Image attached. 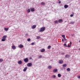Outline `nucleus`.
Here are the masks:
<instances>
[{
  "mask_svg": "<svg viewBox=\"0 0 80 80\" xmlns=\"http://www.w3.org/2000/svg\"><path fill=\"white\" fill-rule=\"evenodd\" d=\"M58 71V69H55L53 70V72L54 73H56V72H57Z\"/></svg>",
  "mask_w": 80,
  "mask_h": 80,
  "instance_id": "6",
  "label": "nucleus"
},
{
  "mask_svg": "<svg viewBox=\"0 0 80 80\" xmlns=\"http://www.w3.org/2000/svg\"><path fill=\"white\" fill-rule=\"evenodd\" d=\"M71 47V45H68V48H69V47Z\"/></svg>",
  "mask_w": 80,
  "mask_h": 80,
  "instance_id": "36",
  "label": "nucleus"
},
{
  "mask_svg": "<svg viewBox=\"0 0 80 80\" xmlns=\"http://www.w3.org/2000/svg\"><path fill=\"white\" fill-rule=\"evenodd\" d=\"M51 48V46H49L48 47V49H49V48Z\"/></svg>",
  "mask_w": 80,
  "mask_h": 80,
  "instance_id": "31",
  "label": "nucleus"
},
{
  "mask_svg": "<svg viewBox=\"0 0 80 80\" xmlns=\"http://www.w3.org/2000/svg\"><path fill=\"white\" fill-rule=\"evenodd\" d=\"M36 27H37V25H33V26H32V29H35V28H36Z\"/></svg>",
  "mask_w": 80,
  "mask_h": 80,
  "instance_id": "10",
  "label": "nucleus"
},
{
  "mask_svg": "<svg viewBox=\"0 0 80 80\" xmlns=\"http://www.w3.org/2000/svg\"><path fill=\"white\" fill-rule=\"evenodd\" d=\"M52 68V66H49L48 67V68L49 69H51V68Z\"/></svg>",
  "mask_w": 80,
  "mask_h": 80,
  "instance_id": "21",
  "label": "nucleus"
},
{
  "mask_svg": "<svg viewBox=\"0 0 80 80\" xmlns=\"http://www.w3.org/2000/svg\"><path fill=\"white\" fill-rule=\"evenodd\" d=\"M32 64L31 62L27 64L28 67H32Z\"/></svg>",
  "mask_w": 80,
  "mask_h": 80,
  "instance_id": "4",
  "label": "nucleus"
},
{
  "mask_svg": "<svg viewBox=\"0 0 80 80\" xmlns=\"http://www.w3.org/2000/svg\"><path fill=\"white\" fill-rule=\"evenodd\" d=\"M79 50H80V48L79 49Z\"/></svg>",
  "mask_w": 80,
  "mask_h": 80,
  "instance_id": "46",
  "label": "nucleus"
},
{
  "mask_svg": "<svg viewBox=\"0 0 80 80\" xmlns=\"http://www.w3.org/2000/svg\"><path fill=\"white\" fill-rule=\"evenodd\" d=\"M63 62V61L62 60H60L58 62L60 64H62V63Z\"/></svg>",
  "mask_w": 80,
  "mask_h": 80,
  "instance_id": "9",
  "label": "nucleus"
},
{
  "mask_svg": "<svg viewBox=\"0 0 80 80\" xmlns=\"http://www.w3.org/2000/svg\"><path fill=\"white\" fill-rule=\"evenodd\" d=\"M45 27H43L42 28H41L40 30L39 31V32H44V31H45Z\"/></svg>",
  "mask_w": 80,
  "mask_h": 80,
  "instance_id": "1",
  "label": "nucleus"
},
{
  "mask_svg": "<svg viewBox=\"0 0 80 80\" xmlns=\"http://www.w3.org/2000/svg\"><path fill=\"white\" fill-rule=\"evenodd\" d=\"M4 30L5 31H8V28H4Z\"/></svg>",
  "mask_w": 80,
  "mask_h": 80,
  "instance_id": "17",
  "label": "nucleus"
},
{
  "mask_svg": "<svg viewBox=\"0 0 80 80\" xmlns=\"http://www.w3.org/2000/svg\"><path fill=\"white\" fill-rule=\"evenodd\" d=\"M28 33L26 34V36H28Z\"/></svg>",
  "mask_w": 80,
  "mask_h": 80,
  "instance_id": "39",
  "label": "nucleus"
},
{
  "mask_svg": "<svg viewBox=\"0 0 80 80\" xmlns=\"http://www.w3.org/2000/svg\"><path fill=\"white\" fill-rule=\"evenodd\" d=\"M3 61V60L2 59H0V63H1V62H2Z\"/></svg>",
  "mask_w": 80,
  "mask_h": 80,
  "instance_id": "27",
  "label": "nucleus"
},
{
  "mask_svg": "<svg viewBox=\"0 0 80 80\" xmlns=\"http://www.w3.org/2000/svg\"><path fill=\"white\" fill-rule=\"evenodd\" d=\"M73 16V14H71L70 15V17H72Z\"/></svg>",
  "mask_w": 80,
  "mask_h": 80,
  "instance_id": "38",
  "label": "nucleus"
},
{
  "mask_svg": "<svg viewBox=\"0 0 80 80\" xmlns=\"http://www.w3.org/2000/svg\"><path fill=\"white\" fill-rule=\"evenodd\" d=\"M30 9H28L27 10V12L28 13H30Z\"/></svg>",
  "mask_w": 80,
  "mask_h": 80,
  "instance_id": "22",
  "label": "nucleus"
},
{
  "mask_svg": "<svg viewBox=\"0 0 80 80\" xmlns=\"http://www.w3.org/2000/svg\"><path fill=\"white\" fill-rule=\"evenodd\" d=\"M31 12H35V8H31Z\"/></svg>",
  "mask_w": 80,
  "mask_h": 80,
  "instance_id": "11",
  "label": "nucleus"
},
{
  "mask_svg": "<svg viewBox=\"0 0 80 80\" xmlns=\"http://www.w3.org/2000/svg\"><path fill=\"white\" fill-rule=\"evenodd\" d=\"M62 54L63 55H64V54H65V53L64 52H62Z\"/></svg>",
  "mask_w": 80,
  "mask_h": 80,
  "instance_id": "45",
  "label": "nucleus"
},
{
  "mask_svg": "<svg viewBox=\"0 0 80 80\" xmlns=\"http://www.w3.org/2000/svg\"><path fill=\"white\" fill-rule=\"evenodd\" d=\"M65 47H67V45L66 44H64L63 45Z\"/></svg>",
  "mask_w": 80,
  "mask_h": 80,
  "instance_id": "32",
  "label": "nucleus"
},
{
  "mask_svg": "<svg viewBox=\"0 0 80 80\" xmlns=\"http://www.w3.org/2000/svg\"><path fill=\"white\" fill-rule=\"evenodd\" d=\"M64 40H65V41H67V40L65 38H64Z\"/></svg>",
  "mask_w": 80,
  "mask_h": 80,
  "instance_id": "40",
  "label": "nucleus"
},
{
  "mask_svg": "<svg viewBox=\"0 0 80 80\" xmlns=\"http://www.w3.org/2000/svg\"><path fill=\"white\" fill-rule=\"evenodd\" d=\"M52 78H56V76L54 75L52 76Z\"/></svg>",
  "mask_w": 80,
  "mask_h": 80,
  "instance_id": "18",
  "label": "nucleus"
},
{
  "mask_svg": "<svg viewBox=\"0 0 80 80\" xmlns=\"http://www.w3.org/2000/svg\"><path fill=\"white\" fill-rule=\"evenodd\" d=\"M29 59H30V60H31V59H32V57H30L29 58Z\"/></svg>",
  "mask_w": 80,
  "mask_h": 80,
  "instance_id": "42",
  "label": "nucleus"
},
{
  "mask_svg": "<svg viewBox=\"0 0 80 80\" xmlns=\"http://www.w3.org/2000/svg\"><path fill=\"white\" fill-rule=\"evenodd\" d=\"M62 37H63V38H65V35H63L62 36Z\"/></svg>",
  "mask_w": 80,
  "mask_h": 80,
  "instance_id": "26",
  "label": "nucleus"
},
{
  "mask_svg": "<svg viewBox=\"0 0 80 80\" xmlns=\"http://www.w3.org/2000/svg\"><path fill=\"white\" fill-rule=\"evenodd\" d=\"M64 7L65 8H67L68 7V6L67 5H65L64 6Z\"/></svg>",
  "mask_w": 80,
  "mask_h": 80,
  "instance_id": "13",
  "label": "nucleus"
},
{
  "mask_svg": "<svg viewBox=\"0 0 80 80\" xmlns=\"http://www.w3.org/2000/svg\"><path fill=\"white\" fill-rule=\"evenodd\" d=\"M58 22L59 23H62V22H63V20L62 19H60L58 20Z\"/></svg>",
  "mask_w": 80,
  "mask_h": 80,
  "instance_id": "8",
  "label": "nucleus"
},
{
  "mask_svg": "<svg viewBox=\"0 0 80 80\" xmlns=\"http://www.w3.org/2000/svg\"><path fill=\"white\" fill-rule=\"evenodd\" d=\"M64 41V39H62V41L63 42Z\"/></svg>",
  "mask_w": 80,
  "mask_h": 80,
  "instance_id": "41",
  "label": "nucleus"
},
{
  "mask_svg": "<svg viewBox=\"0 0 80 80\" xmlns=\"http://www.w3.org/2000/svg\"><path fill=\"white\" fill-rule=\"evenodd\" d=\"M67 43V42H66V43Z\"/></svg>",
  "mask_w": 80,
  "mask_h": 80,
  "instance_id": "47",
  "label": "nucleus"
},
{
  "mask_svg": "<svg viewBox=\"0 0 80 80\" xmlns=\"http://www.w3.org/2000/svg\"><path fill=\"white\" fill-rule=\"evenodd\" d=\"M31 45H35V43L32 42V43H31Z\"/></svg>",
  "mask_w": 80,
  "mask_h": 80,
  "instance_id": "34",
  "label": "nucleus"
},
{
  "mask_svg": "<svg viewBox=\"0 0 80 80\" xmlns=\"http://www.w3.org/2000/svg\"><path fill=\"white\" fill-rule=\"evenodd\" d=\"M27 70V67L25 68L23 70V71L24 72H26V70Z\"/></svg>",
  "mask_w": 80,
  "mask_h": 80,
  "instance_id": "15",
  "label": "nucleus"
},
{
  "mask_svg": "<svg viewBox=\"0 0 80 80\" xmlns=\"http://www.w3.org/2000/svg\"><path fill=\"white\" fill-rule=\"evenodd\" d=\"M58 3H61V1H60V0H58Z\"/></svg>",
  "mask_w": 80,
  "mask_h": 80,
  "instance_id": "37",
  "label": "nucleus"
},
{
  "mask_svg": "<svg viewBox=\"0 0 80 80\" xmlns=\"http://www.w3.org/2000/svg\"><path fill=\"white\" fill-rule=\"evenodd\" d=\"M37 38L38 39H40V36H37Z\"/></svg>",
  "mask_w": 80,
  "mask_h": 80,
  "instance_id": "29",
  "label": "nucleus"
},
{
  "mask_svg": "<svg viewBox=\"0 0 80 80\" xmlns=\"http://www.w3.org/2000/svg\"><path fill=\"white\" fill-rule=\"evenodd\" d=\"M18 47H19V48H22L23 47V45L22 44H20L18 46Z\"/></svg>",
  "mask_w": 80,
  "mask_h": 80,
  "instance_id": "5",
  "label": "nucleus"
},
{
  "mask_svg": "<svg viewBox=\"0 0 80 80\" xmlns=\"http://www.w3.org/2000/svg\"><path fill=\"white\" fill-rule=\"evenodd\" d=\"M75 23V22H74L73 21V22H71L70 23V24H73V23Z\"/></svg>",
  "mask_w": 80,
  "mask_h": 80,
  "instance_id": "30",
  "label": "nucleus"
},
{
  "mask_svg": "<svg viewBox=\"0 0 80 80\" xmlns=\"http://www.w3.org/2000/svg\"><path fill=\"white\" fill-rule=\"evenodd\" d=\"M58 77H61V74H58Z\"/></svg>",
  "mask_w": 80,
  "mask_h": 80,
  "instance_id": "25",
  "label": "nucleus"
},
{
  "mask_svg": "<svg viewBox=\"0 0 80 80\" xmlns=\"http://www.w3.org/2000/svg\"><path fill=\"white\" fill-rule=\"evenodd\" d=\"M6 38H7V36H3L2 37V38L4 39H6Z\"/></svg>",
  "mask_w": 80,
  "mask_h": 80,
  "instance_id": "19",
  "label": "nucleus"
},
{
  "mask_svg": "<svg viewBox=\"0 0 80 80\" xmlns=\"http://www.w3.org/2000/svg\"><path fill=\"white\" fill-rule=\"evenodd\" d=\"M31 41V39L30 38H29L28 39V42H30Z\"/></svg>",
  "mask_w": 80,
  "mask_h": 80,
  "instance_id": "33",
  "label": "nucleus"
},
{
  "mask_svg": "<svg viewBox=\"0 0 80 80\" xmlns=\"http://www.w3.org/2000/svg\"><path fill=\"white\" fill-rule=\"evenodd\" d=\"M41 4L42 5H44L45 4V3L43 2H42L41 3Z\"/></svg>",
  "mask_w": 80,
  "mask_h": 80,
  "instance_id": "20",
  "label": "nucleus"
},
{
  "mask_svg": "<svg viewBox=\"0 0 80 80\" xmlns=\"http://www.w3.org/2000/svg\"><path fill=\"white\" fill-rule=\"evenodd\" d=\"M12 48L13 50H15L16 48V47L15 46H12Z\"/></svg>",
  "mask_w": 80,
  "mask_h": 80,
  "instance_id": "12",
  "label": "nucleus"
},
{
  "mask_svg": "<svg viewBox=\"0 0 80 80\" xmlns=\"http://www.w3.org/2000/svg\"><path fill=\"white\" fill-rule=\"evenodd\" d=\"M5 40H6V39H3V38L1 40V41H2V42H5Z\"/></svg>",
  "mask_w": 80,
  "mask_h": 80,
  "instance_id": "24",
  "label": "nucleus"
},
{
  "mask_svg": "<svg viewBox=\"0 0 80 80\" xmlns=\"http://www.w3.org/2000/svg\"><path fill=\"white\" fill-rule=\"evenodd\" d=\"M70 45H72V42H70Z\"/></svg>",
  "mask_w": 80,
  "mask_h": 80,
  "instance_id": "44",
  "label": "nucleus"
},
{
  "mask_svg": "<svg viewBox=\"0 0 80 80\" xmlns=\"http://www.w3.org/2000/svg\"><path fill=\"white\" fill-rule=\"evenodd\" d=\"M78 78H80V76L78 77Z\"/></svg>",
  "mask_w": 80,
  "mask_h": 80,
  "instance_id": "43",
  "label": "nucleus"
},
{
  "mask_svg": "<svg viewBox=\"0 0 80 80\" xmlns=\"http://www.w3.org/2000/svg\"><path fill=\"white\" fill-rule=\"evenodd\" d=\"M70 57V56L68 54L66 55L65 56V58H69V57Z\"/></svg>",
  "mask_w": 80,
  "mask_h": 80,
  "instance_id": "14",
  "label": "nucleus"
},
{
  "mask_svg": "<svg viewBox=\"0 0 80 80\" xmlns=\"http://www.w3.org/2000/svg\"><path fill=\"white\" fill-rule=\"evenodd\" d=\"M42 55H40V56H39V57H38V58H42Z\"/></svg>",
  "mask_w": 80,
  "mask_h": 80,
  "instance_id": "35",
  "label": "nucleus"
},
{
  "mask_svg": "<svg viewBox=\"0 0 80 80\" xmlns=\"http://www.w3.org/2000/svg\"><path fill=\"white\" fill-rule=\"evenodd\" d=\"M67 70L68 71V72H70V69L69 68H68L67 69Z\"/></svg>",
  "mask_w": 80,
  "mask_h": 80,
  "instance_id": "23",
  "label": "nucleus"
},
{
  "mask_svg": "<svg viewBox=\"0 0 80 80\" xmlns=\"http://www.w3.org/2000/svg\"><path fill=\"white\" fill-rule=\"evenodd\" d=\"M18 63L19 65H21V64H22V61L21 60L19 61Z\"/></svg>",
  "mask_w": 80,
  "mask_h": 80,
  "instance_id": "7",
  "label": "nucleus"
},
{
  "mask_svg": "<svg viewBox=\"0 0 80 80\" xmlns=\"http://www.w3.org/2000/svg\"><path fill=\"white\" fill-rule=\"evenodd\" d=\"M45 49H43L41 50L40 52H45Z\"/></svg>",
  "mask_w": 80,
  "mask_h": 80,
  "instance_id": "16",
  "label": "nucleus"
},
{
  "mask_svg": "<svg viewBox=\"0 0 80 80\" xmlns=\"http://www.w3.org/2000/svg\"><path fill=\"white\" fill-rule=\"evenodd\" d=\"M54 23L55 24H57V23H58V21H54Z\"/></svg>",
  "mask_w": 80,
  "mask_h": 80,
  "instance_id": "28",
  "label": "nucleus"
},
{
  "mask_svg": "<svg viewBox=\"0 0 80 80\" xmlns=\"http://www.w3.org/2000/svg\"><path fill=\"white\" fill-rule=\"evenodd\" d=\"M67 64H64L62 65V68L63 69H65V68H66V67H67Z\"/></svg>",
  "mask_w": 80,
  "mask_h": 80,
  "instance_id": "3",
  "label": "nucleus"
},
{
  "mask_svg": "<svg viewBox=\"0 0 80 80\" xmlns=\"http://www.w3.org/2000/svg\"><path fill=\"white\" fill-rule=\"evenodd\" d=\"M24 61L25 62H26V63H27L28 62V58H25L24 59Z\"/></svg>",
  "mask_w": 80,
  "mask_h": 80,
  "instance_id": "2",
  "label": "nucleus"
}]
</instances>
